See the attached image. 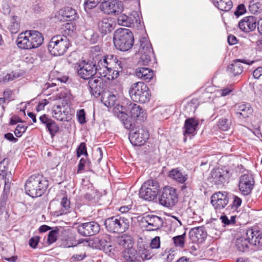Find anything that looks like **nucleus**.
I'll return each mask as SVG.
<instances>
[{"label":"nucleus","mask_w":262,"mask_h":262,"mask_svg":"<svg viewBox=\"0 0 262 262\" xmlns=\"http://www.w3.org/2000/svg\"><path fill=\"white\" fill-rule=\"evenodd\" d=\"M104 61L103 57L100 59L98 62L97 64H95V67L97 68V72L99 70H102V69L106 67V64L105 62H103Z\"/></svg>","instance_id":"obj_62"},{"label":"nucleus","mask_w":262,"mask_h":262,"mask_svg":"<svg viewBox=\"0 0 262 262\" xmlns=\"http://www.w3.org/2000/svg\"><path fill=\"white\" fill-rule=\"evenodd\" d=\"M39 120L49 132L52 137H54L59 129L58 124L47 115L43 114L39 117Z\"/></svg>","instance_id":"obj_22"},{"label":"nucleus","mask_w":262,"mask_h":262,"mask_svg":"<svg viewBox=\"0 0 262 262\" xmlns=\"http://www.w3.org/2000/svg\"><path fill=\"white\" fill-rule=\"evenodd\" d=\"M246 12V8L245 5L241 4L237 6L234 14L236 17H239V16L244 14Z\"/></svg>","instance_id":"obj_51"},{"label":"nucleus","mask_w":262,"mask_h":262,"mask_svg":"<svg viewBox=\"0 0 262 262\" xmlns=\"http://www.w3.org/2000/svg\"><path fill=\"white\" fill-rule=\"evenodd\" d=\"M139 256H140V262L145 260L150 259L154 255L151 251V249L147 247H140L138 250Z\"/></svg>","instance_id":"obj_37"},{"label":"nucleus","mask_w":262,"mask_h":262,"mask_svg":"<svg viewBox=\"0 0 262 262\" xmlns=\"http://www.w3.org/2000/svg\"><path fill=\"white\" fill-rule=\"evenodd\" d=\"M184 236L185 234L181 235L176 236L173 237V242L176 246L181 247L184 246Z\"/></svg>","instance_id":"obj_50"},{"label":"nucleus","mask_w":262,"mask_h":262,"mask_svg":"<svg viewBox=\"0 0 262 262\" xmlns=\"http://www.w3.org/2000/svg\"><path fill=\"white\" fill-rule=\"evenodd\" d=\"M140 197L146 201H152L157 198L158 194L148 188L141 186L139 191Z\"/></svg>","instance_id":"obj_33"},{"label":"nucleus","mask_w":262,"mask_h":262,"mask_svg":"<svg viewBox=\"0 0 262 262\" xmlns=\"http://www.w3.org/2000/svg\"><path fill=\"white\" fill-rule=\"evenodd\" d=\"M233 201L231 205V208L234 210H236L239 207L242 203V199L237 196L233 195Z\"/></svg>","instance_id":"obj_55"},{"label":"nucleus","mask_w":262,"mask_h":262,"mask_svg":"<svg viewBox=\"0 0 262 262\" xmlns=\"http://www.w3.org/2000/svg\"><path fill=\"white\" fill-rule=\"evenodd\" d=\"M70 46L69 39L64 35L53 36L48 45V50L54 56L63 55Z\"/></svg>","instance_id":"obj_6"},{"label":"nucleus","mask_w":262,"mask_h":262,"mask_svg":"<svg viewBox=\"0 0 262 262\" xmlns=\"http://www.w3.org/2000/svg\"><path fill=\"white\" fill-rule=\"evenodd\" d=\"M93 241L94 243L96 244L95 247L96 248L103 250L108 249L109 251H111V249L109 248L112 247L111 245V236L110 235L104 234L95 237Z\"/></svg>","instance_id":"obj_23"},{"label":"nucleus","mask_w":262,"mask_h":262,"mask_svg":"<svg viewBox=\"0 0 262 262\" xmlns=\"http://www.w3.org/2000/svg\"><path fill=\"white\" fill-rule=\"evenodd\" d=\"M142 223H146V227H149L148 230L154 231L158 230L163 226V221L162 219L158 216L148 214L144 216L142 219Z\"/></svg>","instance_id":"obj_18"},{"label":"nucleus","mask_w":262,"mask_h":262,"mask_svg":"<svg viewBox=\"0 0 262 262\" xmlns=\"http://www.w3.org/2000/svg\"><path fill=\"white\" fill-rule=\"evenodd\" d=\"M106 229L113 233H123L129 227V220L119 215L113 216L107 218L104 222Z\"/></svg>","instance_id":"obj_7"},{"label":"nucleus","mask_w":262,"mask_h":262,"mask_svg":"<svg viewBox=\"0 0 262 262\" xmlns=\"http://www.w3.org/2000/svg\"><path fill=\"white\" fill-rule=\"evenodd\" d=\"M59 231V229L56 227L49 232L47 239V243L49 245H51L57 241Z\"/></svg>","instance_id":"obj_43"},{"label":"nucleus","mask_w":262,"mask_h":262,"mask_svg":"<svg viewBox=\"0 0 262 262\" xmlns=\"http://www.w3.org/2000/svg\"><path fill=\"white\" fill-rule=\"evenodd\" d=\"M40 239L38 236H34L31 237L29 241V245L32 248H36Z\"/></svg>","instance_id":"obj_56"},{"label":"nucleus","mask_w":262,"mask_h":262,"mask_svg":"<svg viewBox=\"0 0 262 262\" xmlns=\"http://www.w3.org/2000/svg\"><path fill=\"white\" fill-rule=\"evenodd\" d=\"M129 101H127L126 103V105L125 106L117 104L115 107L114 110L116 113H119L123 116L125 115V116H127L128 114V105L129 104Z\"/></svg>","instance_id":"obj_45"},{"label":"nucleus","mask_w":262,"mask_h":262,"mask_svg":"<svg viewBox=\"0 0 262 262\" xmlns=\"http://www.w3.org/2000/svg\"><path fill=\"white\" fill-rule=\"evenodd\" d=\"M135 74L139 79L146 82H149L154 76L153 71L146 67L138 68L136 70Z\"/></svg>","instance_id":"obj_27"},{"label":"nucleus","mask_w":262,"mask_h":262,"mask_svg":"<svg viewBox=\"0 0 262 262\" xmlns=\"http://www.w3.org/2000/svg\"><path fill=\"white\" fill-rule=\"evenodd\" d=\"M43 41L41 33L36 30H28L19 34L16 40L17 46L22 49L30 50L39 47Z\"/></svg>","instance_id":"obj_2"},{"label":"nucleus","mask_w":262,"mask_h":262,"mask_svg":"<svg viewBox=\"0 0 262 262\" xmlns=\"http://www.w3.org/2000/svg\"><path fill=\"white\" fill-rule=\"evenodd\" d=\"M198 124L199 121L193 118L186 119L183 127L184 136L186 137L187 135L194 134Z\"/></svg>","instance_id":"obj_26"},{"label":"nucleus","mask_w":262,"mask_h":262,"mask_svg":"<svg viewBox=\"0 0 262 262\" xmlns=\"http://www.w3.org/2000/svg\"><path fill=\"white\" fill-rule=\"evenodd\" d=\"M255 184L253 175L249 172L244 173L239 177L238 187L242 193L244 195L250 194Z\"/></svg>","instance_id":"obj_13"},{"label":"nucleus","mask_w":262,"mask_h":262,"mask_svg":"<svg viewBox=\"0 0 262 262\" xmlns=\"http://www.w3.org/2000/svg\"><path fill=\"white\" fill-rule=\"evenodd\" d=\"M90 92L95 97L98 98L103 93L104 83L100 77H93L89 79L88 82Z\"/></svg>","instance_id":"obj_19"},{"label":"nucleus","mask_w":262,"mask_h":262,"mask_svg":"<svg viewBox=\"0 0 262 262\" xmlns=\"http://www.w3.org/2000/svg\"><path fill=\"white\" fill-rule=\"evenodd\" d=\"M169 177L178 183L184 184L188 179V174L179 168L172 169L169 172Z\"/></svg>","instance_id":"obj_30"},{"label":"nucleus","mask_w":262,"mask_h":262,"mask_svg":"<svg viewBox=\"0 0 262 262\" xmlns=\"http://www.w3.org/2000/svg\"><path fill=\"white\" fill-rule=\"evenodd\" d=\"M101 101H103L105 105L107 106H113L115 104L116 97L111 92L103 93L101 95Z\"/></svg>","instance_id":"obj_36"},{"label":"nucleus","mask_w":262,"mask_h":262,"mask_svg":"<svg viewBox=\"0 0 262 262\" xmlns=\"http://www.w3.org/2000/svg\"><path fill=\"white\" fill-rule=\"evenodd\" d=\"M145 187H148V189L152 190L154 192L158 194L160 190V185L159 183L154 180H148L145 182L142 185Z\"/></svg>","instance_id":"obj_40"},{"label":"nucleus","mask_w":262,"mask_h":262,"mask_svg":"<svg viewBox=\"0 0 262 262\" xmlns=\"http://www.w3.org/2000/svg\"><path fill=\"white\" fill-rule=\"evenodd\" d=\"M27 128V126H24V125L18 124L16 126L14 134L17 137H20L24 133Z\"/></svg>","instance_id":"obj_52"},{"label":"nucleus","mask_w":262,"mask_h":262,"mask_svg":"<svg viewBox=\"0 0 262 262\" xmlns=\"http://www.w3.org/2000/svg\"><path fill=\"white\" fill-rule=\"evenodd\" d=\"M4 137H5V139H6L8 141H10L13 143H16L18 141V139L16 138H15L14 137L13 135L10 133H8L5 134Z\"/></svg>","instance_id":"obj_63"},{"label":"nucleus","mask_w":262,"mask_h":262,"mask_svg":"<svg viewBox=\"0 0 262 262\" xmlns=\"http://www.w3.org/2000/svg\"><path fill=\"white\" fill-rule=\"evenodd\" d=\"M58 13L61 16V19L64 21H72L77 17L76 10L69 7L60 9Z\"/></svg>","instance_id":"obj_31"},{"label":"nucleus","mask_w":262,"mask_h":262,"mask_svg":"<svg viewBox=\"0 0 262 262\" xmlns=\"http://www.w3.org/2000/svg\"><path fill=\"white\" fill-rule=\"evenodd\" d=\"M190 234L192 236H195L197 241L202 242L207 236V232L205 228L203 226L198 227L192 229Z\"/></svg>","instance_id":"obj_35"},{"label":"nucleus","mask_w":262,"mask_h":262,"mask_svg":"<svg viewBox=\"0 0 262 262\" xmlns=\"http://www.w3.org/2000/svg\"><path fill=\"white\" fill-rule=\"evenodd\" d=\"M78 75L83 79L89 80L97 73L95 63L92 61L82 60L76 67Z\"/></svg>","instance_id":"obj_9"},{"label":"nucleus","mask_w":262,"mask_h":262,"mask_svg":"<svg viewBox=\"0 0 262 262\" xmlns=\"http://www.w3.org/2000/svg\"><path fill=\"white\" fill-rule=\"evenodd\" d=\"M140 46L139 52L141 55L140 61L143 65H147L151 60L154 54L153 49L149 41L146 38H142L140 40Z\"/></svg>","instance_id":"obj_12"},{"label":"nucleus","mask_w":262,"mask_h":262,"mask_svg":"<svg viewBox=\"0 0 262 262\" xmlns=\"http://www.w3.org/2000/svg\"><path fill=\"white\" fill-rule=\"evenodd\" d=\"M235 108V114L239 119L248 118L253 113V108L248 103H239Z\"/></svg>","instance_id":"obj_25"},{"label":"nucleus","mask_w":262,"mask_h":262,"mask_svg":"<svg viewBox=\"0 0 262 262\" xmlns=\"http://www.w3.org/2000/svg\"><path fill=\"white\" fill-rule=\"evenodd\" d=\"M77 157H80L81 155L88 156L86 144L84 142L80 144L76 149Z\"/></svg>","instance_id":"obj_47"},{"label":"nucleus","mask_w":262,"mask_h":262,"mask_svg":"<svg viewBox=\"0 0 262 262\" xmlns=\"http://www.w3.org/2000/svg\"><path fill=\"white\" fill-rule=\"evenodd\" d=\"M76 26L73 23H67L63 24L60 30L61 32L63 33L62 35H72L76 31Z\"/></svg>","instance_id":"obj_38"},{"label":"nucleus","mask_w":262,"mask_h":262,"mask_svg":"<svg viewBox=\"0 0 262 262\" xmlns=\"http://www.w3.org/2000/svg\"><path fill=\"white\" fill-rule=\"evenodd\" d=\"M137 17H139L138 15L136 17L133 14H130V15L127 16L125 14H122L118 17V23L121 26L131 27L134 25L135 23H137Z\"/></svg>","instance_id":"obj_28"},{"label":"nucleus","mask_w":262,"mask_h":262,"mask_svg":"<svg viewBox=\"0 0 262 262\" xmlns=\"http://www.w3.org/2000/svg\"><path fill=\"white\" fill-rule=\"evenodd\" d=\"M178 201V194L176 188L166 186L159 195V204L168 208H171Z\"/></svg>","instance_id":"obj_8"},{"label":"nucleus","mask_w":262,"mask_h":262,"mask_svg":"<svg viewBox=\"0 0 262 262\" xmlns=\"http://www.w3.org/2000/svg\"><path fill=\"white\" fill-rule=\"evenodd\" d=\"M99 2L98 0H85L84 2L85 8L92 9L94 8Z\"/></svg>","instance_id":"obj_58"},{"label":"nucleus","mask_w":262,"mask_h":262,"mask_svg":"<svg viewBox=\"0 0 262 262\" xmlns=\"http://www.w3.org/2000/svg\"><path fill=\"white\" fill-rule=\"evenodd\" d=\"M160 247V238L159 236H156L151 241L149 248L159 249Z\"/></svg>","instance_id":"obj_54"},{"label":"nucleus","mask_w":262,"mask_h":262,"mask_svg":"<svg viewBox=\"0 0 262 262\" xmlns=\"http://www.w3.org/2000/svg\"><path fill=\"white\" fill-rule=\"evenodd\" d=\"M49 103V101L47 99H43L41 101L39 102L38 105L36 107V110L37 112L43 110L45 107Z\"/></svg>","instance_id":"obj_60"},{"label":"nucleus","mask_w":262,"mask_h":262,"mask_svg":"<svg viewBox=\"0 0 262 262\" xmlns=\"http://www.w3.org/2000/svg\"><path fill=\"white\" fill-rule=\"evenodd\" d=\"M257 18L253 16L244 17L238 23L239 29L243 31L248 33L254 30L257 26Z\"/></svg>","instance_id":"obj_20"},{"label":"nucleus","mask_w":262,"mask_h":262,"mask_svg":"<svg viewBox=\"0 0 262 262\" xmlns=\"http://www.w3.org/2000/svg\"><path fill=\"white\" fill-rule=\"evenodd\" d=\"M228 202V193L225 191L216 192L211 198V203L216 211L224 208Z\"/></svg>","instance_id":"obj_17"},{"label":"nucleus","mask_w":262,"mask_h":262,"mask_svg":"<svg viewBox=\"0 0 262 262\" xmlns=\"http://www.w3.org/2000/svg\"><path fill=\"white\" fill-rule=\"evenodd\" d=\"M77 232L83 236H91L97 234L100 230L99 224L94 221L80 223L77 227Z\"/></svg>","instance_id":"obj_14"},{"label":"nucleus","mask_w":262,"mask_h":262,"mask_svg":"<svg viewBox=\"0 0 262 262\" xmlns=\"http://www.w3.org/2000/svg\"><path fill=\"white\" fill-rule=\"evenodd\" d=\"M249 244L256 246L257 249H262V228L254 226L247 229L245 236L236 239L235 247L244 252L248 250Z\"/></svg>","instance_id":"obj_1"},{"label":"nucleus","mask_w":262,"mask_h":262,"mask_svg":"<svg viewBox=\"0 0 262 262\" xmlns=\"http://www.w3.org/2000/svg\"><path fill=\"white\" fill-rule=\"evenodd\" d=\"M128 93L133 101L141 103L148 102L151 97L149 88L141 81L133 83L129 89Z\"/></svg>","instance_id":"obj_5"},{"label":"nucleus","mask_w":262,"mask_h":262,"mask_svg":"<svg viewBox=\"0 0 262 262\" xmlns=\"http://www.w3.org/2000/svg\"><path fill=\"white\" fill-rule=\"evenodd\" d=\"M90 164V161L86 159L81 158L78 164L77 173H80V172L84 169L85 166H89Z\"/></svg>","instance_id":"obj_53"},{"label":"nucleus","mask_w":262,"mask_h":262,"mask_svg":"<svg viewBox=\"0 0 262 262\" xmlns=\"http://www.w3.org/2000/svg\"><path fill=\"white\" fill-rule=\"evenodd\" d=\"M262 75V67H258L253 73V76L255 79H258Z\"/></svg>","instance_id":"obj_64"},{"label":"nucleus","mask_w":262,"mask_h":262,"mask_svg":"<svg viewBox=\"0 0 262 262\" xmlns=\"http://www.w3.org/2000/svg\"><path fill=\"white\" fill-rule=\"evenodd\" d=\"M117 56L112 54L107 55L103 56L104 61L106 64V67H113L115 64V61L116 60Z\"/></svg>","instance_id":"obj_46"},{"label":"nucleus","mask_w":262,"mask_h":262,"mask_svg":"<svg viewBox=\"0 0 262 262\" xmlns=\"http://www.w3.org/2000/svg\"><path fill=\"white\" fill-rule=\"evenodd\" d=\"M148 130L141 127L137 129H132L129 134L128 139L134 146H141L145 144L149 138Z\"/></svg>","instance_id":"obj_10"},{"label":"nucleus","mask_w":262,"mask_h":262,"mask_svg":"<svg viewBox=\"0 0 262 262\" xmlns=\"http://www.w3.org/2000/svg\"><path fill=\"white\" fill-rule=\"evenodd\" d=\"M53 117L57 120L60 121H68L69 116L68 112L62 110V107L59 105H54L52 110Z\"/></svg>","instance_id":"obj_29"},{"label":"nucleus","mask_w":262,"mask_h":262,"mask_svg":"<svg viewBox=\"0 0 262 262\" xmlns=\"http://www.w3.org/2000/svg\"><path fill=\"white\" fill-rule=\"evenodd\" d=\"M115 19L111 17H104L99 20L97 23L99 32L104 36L110 33L116 27Z\"/></svg>","instance_id":"obj_16"},{"label":"nucleus","mask_w":262,"mask_h":262,"mask_svg":"<svg viewBox=\"0 0 262 262\" xmlns=\"http://www.w3.org/2000/svg\"><path fill=\"white\" fill-rule=\"evenodd\" d=\"M128 114L132 119L143 120L145 113L142 107L136 103L129 101L128 105Z\"/></svg>","instance_id":"obj_24"},{"label":"nucleus","mask_w":262,"mask_h":262,"mask_svg":"<svg viewBox=\"0 0 262 262\" xmlns=\"http://www.w3.org/2000/svg\"><path fill=\"white\" fill-rule=\"evenodd\" d=\"M49 185L48 181L42 175L30 176L26 182L25 189L26 193L32 198L41 196Z\"/></svg>","instance_id":"obj_3"},{"label":"nucleus","mask_w":262,"mask_h":262,"mask_svg":"<svg viewBox=\"0 0 262 262\" xmlns=\"http://www.w3.org/2000/svg\"><path fill=\"white\" fill-rule=\"evenodd\" d=\"M229 177V170L226 168L213 169L209 177V182L217 186H223Z\"/></svg>","instance_id":"obj_11"},{"label":"nucleus","mask_w":262,"mask_h":262,"mask_svg":"<svg viewBox=\"0 0 262 262\" xmlns=\"http://www.w3.org/2000/svg\"><path fill=\"white\" fill-rule=\"evenodd\" d=\"M77 118L79 122L83 124L86 122L85 114L84 110L82 109L79 111L77 114Z\"/></svg>","instance_id":"obj_57"},{"label":"nucleus","mask_w":262,"mask_h":262,"mask_svg":"<svg viewBox=\"0 0 262 262\" xmlns=\"http://www.w3.org/2000/svg\"><path fill=\"white\" fill-rule=\"evenodd\" d=\"M242 63L250 65L253 63V61H247L246 59H235L232 63L228 66L227 71L228 73L232 76H236L241 74L243 72V67L241 64Z\"/></svg>","instance_id":"obj_21"},{"label":"nucleus","mask_w":262,"mask_h":262,"mask_svg":"<svg viewBox=\"0 0 262 262\" xmlns=\"http://www.w3.org/2000/svg\"><path fill=\"white\" fill-rule=\"evenodd\" d=\"M113 41L116 49L122 51H126L133 47L134 41V36L130 30L120 28L114 32Z\"/></svg>","instance_id":"obj_4"},{"label":"nucleus","mask_w":262,"mask_h":262,"mask_svg":"<svg viewBox=\"0 0 262 262\" xmlns=\"http://www.w3.org/2000/svg\"><path fill=\"white\" fill-rule=\"evenodd\" d=\"M112 72V68L111 67H105L102 70H99L97 72L99 75L101 77L106 78L108 80V77L110 76V73Z\"/></svg>","instance_id":"obj_48"},{"label":"nucleus","mask_w":262,"mask_h":262,"mask_svg":"<svg viewBox=\"0 0 262 262\" xmlns=\"http://www.w3.org/2000/svg\"><path fill=\"white\" fill-rule=\"evenodd\" d=\"M60 205L61 208L57 212V215L66 214L69 212L70 208V202L68 200L67 198L63 197L60 202Z\"/></svg>","instance_id":"obj_41"},{"label":"nucleus","mask_w":262,"mask_h":262,"mask_svg":"<svg viewBox=\"0 0 262 262\" xmlns=\"http://www.w3.org/2000/svg\"><path fill=\"white\" fill-rule=\"evenodd\" d=\"M124 259L127 262H140L138 251L133 248H128L123 253Z\"/></svg>","instance_id":"obj_32"},{"label":"nucleus","mask_w":262,"mask_h":262,"mask_svg":"<svg viewBox=\"0 0 262 262\" xmlns=\"http://www.w3.org/2000/svg\"><path fill=\"white\" fill-rule=\"evenodd\" d=\"M122 121L124 124L125 128H126L127 129H133L132 128L133 127V123L132 122L130 119L126 118L125 119H124V118H123Z\"/></svg>","instance_id":"obj_61"},{"label":"nucleus","mask_w":262,"mask_h":262,"mask_svg":"<svg viewBox=\"0 0 262 262\" xmlns=\"http://www.w3.org/2000/svg\"><path fill=\"white\" fill-rule=\"evenodd\" d=\"M16 77L15 75L12 73L7 74L6 76L0 78V82H3V83L8 82L13 80Z\"/></svg>","instance_id":"obj_59"},{"label":"nucleus","mask_w":262,"mask_h":262,"mask_svg":"<svg viewBox=\"0 0 262 262\" xmlns=\"http://www.w3.org/2000/svg\"><path fill=\"white\" fill-rule=\"evenodd\" d=\"M19 19L16 16H13L11 17L8 28L11 33H16L20 29Z\"/></svg>","instance_id":"obj_39"},{"label":"nucleus","mask_w":262,"mask_h":262,"mask_svg":"<svg viewBox=\"0 0 262 262\" xmlns=\"http://www.w3.org/2000/svg\"><path fill=\"white\" fill-rule=\"evenodd\" d=\"M123 6L120 0H106L100 5V9L104 13L118 14L123 10Z\"/></svg>","instance_id":"obj_15"},{"label":"nucleus","mask_w":262,"mask_h":262,"mask_svg":"<svg viewBox=\"0 0 262 262\" xmlns=\"http://www.w3.org/2000/svg\"><path fill=\"white\" fill-rule=\"evenodd\" d=\"M117 243L124 248H128L132 245V241L130 236L124 235L119 237L117 239Z\"/></svg>","instance_id":"obj_42"},{"label":"nucleus","mask_w":262,"mask_h":262,"mask_svg":"<svg viewBox=\"0 0 262 262\" xmlns=\"http://www.w3.org/2000/svg\"><path fill=\"white\" fill-rule=\"evenodd\" d=\"M231 123V121L228 119L222 118L219 120L217 126L220 129L226 131L229 129Z\"/></svg>","instance_id":"obj_44"},{"label":"nucleus","mask_w":262,"mask_h":262,"mask_svg":"<svg viewBox=\"0 0 262 262\" xmlns=\"http://www.w3.org/2000/svg\"><path fill=\"white\" fill-rule=\"evenodd\" d=\"M214 5L223 11H229L232 8L231 0H212Z\"/></svg>","instance_id":"obj_34"},{"label":"nucleus","mask_w":262,"mask_h":262,"mask_svg":"<svg viewBox=\"0 0 262 262\" xmlns=\"http://www.w3.org/2000/svg\"><path fill=\"white\" fill-rule=\"evenodd\" d=\"M56 85V84L54 83L47 82L43 88V92L45 93L46 95H50L51 93L55 90L52 88H55Z\"/></svg>","instance_id":"obj_49"}]
</instances>
